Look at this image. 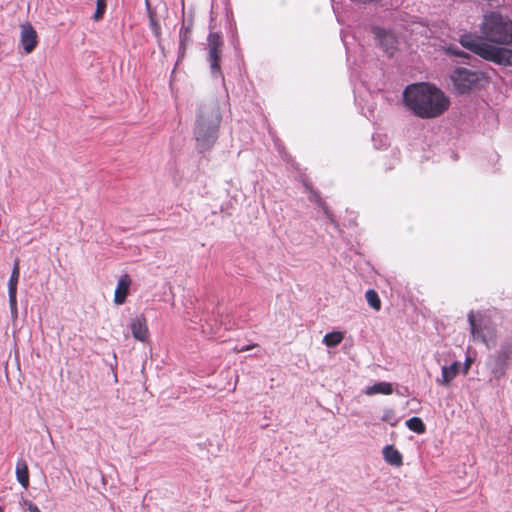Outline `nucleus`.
Wrapping results in <instances>:
<instances>
[{
	"label": "nucleus",
	"mask_w": 512,
	"mask_h": 512,
	"mask_svg": "<svg viewBox=\"0 0 512 512\" xmlns=\"http://www.w3.org/2000/svg\"><path fill=\"white\" fill-rule=\"evenodd\" d=\"M480 31L482 36L472 33L461 35L459 40L461 46L484 60L498 65L512 66V49L488 43L512 44V20L499 12H488L483 16Z\"/></svg>",
	"instance_id": "nucleus-1"
},
{
	"label": "nucleus",
	"mask_w": 512,
	"mask_h": 512,
	"mask_svg": "<svg viewBox=\"0 0 512 512\" xmlns=\"http://www.w3.org/2000/svg\"><path fill=\"white\" fill-rule=\"evenodd\" d=\"M403 103L413 115L421 119L439 117L450 105L444 92L426 82L408 85L403 91Z\"/></svg>",
	"instance_id": "nucleus-2"
},
{
	"label": "nucleus",
	"mask_w": 512,
	"mask_h": 512,
	"mask_svg": "<svg viewBox=\"0 0 512 512\" xmlns=\"http://www.w3.org/2000/svg\"><path fill=\"white\" fill-rule=\"evenodd\" d=\"M222 115L219 103L215 99L198 105L194 126V138L199 152L203 153L213 147L218 139Z\"/></svg>",
	"instance_id": "nucleus-3"
},
{
	"label": "nucleus",
	"mask_w": 512,
	"mask_h": 512,
	"mask_svg": "<svg viewBox=\"0 0 512 512\" xmlns=\"http://www.w3.org/2000/svg\"><path fill=\"white\" fill-rule=\"evenodd\" d=\"M451 80L458 93L469 92L480 80V74L467 68H457L451 75Z\"/></svg>",
	"instance_id": "nucleus-4"
},
{
	"label": "nucleus",
	"mask_w": 512,
	"mask_h": 512,
	"mask_svg": "<svg viewBox=\"0 0 512 512\" xmlns=\"http://www.w3.org/2000/svg\"><path fill=\"white\" fill-rule=\"evenodd\" d=\"M223 41L220 34L213 32L208 35V62L214 77L221 76L220 59Z\"/></svg>",
	"instance_id": "nucleus-5"
},
{
	"label": "nucleus",
	"mask_w": 512,
	"mask_h": 512,
	"mask_svg": "<svg viewBox=\"0 0 512 512\" xmlns=\"http://www.w3.org/2000/svg\"><path fill=\"white\" fill-rule=\"evenodd\" d=\"M371 31L384 53L389 57H392L397 50L398 45V40L395 34L391 30L379 26H373Z\"/></svg>",
	"instance_id": "nucleus-6"
},
{
	"label": "nucleus",
	"mask_w": 512,
	"mask_h": 512,
	"mask_svg": "<svg viewBox=\"0 0 512 512\" xmlns=\"http://www.w3.org/2000/svg\"><path fill=\"white\" fill-rule=\"evenodd\" d=\"M20 275L19 268V260L16 259L14 261L13 269L10 275V279L8 282V298H9V306L11 317L13 320H16L18 317V308H17V284Z\"/></svg>",
	"instance_id": "nucleus-7"
},
{
	"label": "nucleus",
	"mask_w": 512,
	"mask_h": 512,
	"mask_svg": "<svg viewBox=\"0 0 512 512\" xmlns=\"http://www.w3.org/2000/svg\"><path fill=\"white\" fill-rule=\"evenodd\" d=\"M19 43L26 54L34 51L38 44V35L31 23L25 22L20 25Z\"/></svg>",
	"instance_id": "nucleus-8"
},
{
	"label": "nucleus",
	"mask_w": 512,
	"mask_h": 512,
	"mask_svg": "<svg viewBox=\"0 0 512 512\" xmlns=\"http://www.w3.org/2000/svg\"><path fill=\"white\" fill-rule=\"evenodd\" d=\"M130 329L133 337L140 341L146 342L149 337L146 319L143 315H137L131 320Z\"/></svg>",
	"instance_id": "nucleus-9"
},
{
	"label": "nucleus",
	"mask_w": 512,
	"mask_h": 512,
	"mask_svg": "<svg viewBox=\"0 0 512 512\" xmlns=\"http://www.w3.org/2000/svg\"><path fill=\"white\" fill-rule=\"evenodd\" d=\"M131 283V278L127 273L122 274L119 277L114 293V303L116 305H122L125 303L127 295L129 294Z\"/></svg>",
	"instance_id": "nucleus-10"
},
{
	"label": "nucleus",
	"mask_w": 512,
	"mask_h": 512,
	"mask_svg": "<svg viewBox=\"0 0 512 512\" xmlns=\"http://www.w3.org/2000/svg\"><path fill=\"white\" fill-rule=\"evenodd\" d=\"M468 322L470 325V332L474 340H479L484 343L487 347H489V343L485 334V330L488 328L486 326H482L476 320L475 314L473 311L468 313Z\"/></svg>",
	"instance_id": "nucleus-11"
},
{
	"label": "nucleus",
	"mask_w": 512,
	"mask_h": 512,
	"mask_svg": "<svg viewBox=\"0 0 512 512\" xmlns=\"http://www.w3.org/2000/svg\"><path fill=\"white\" fill-rule=\"evenodd\" d=\"M305 188H306V191L309 193V197H308L309 200L316 202L322 208L325 216L330 221V223L334 226V228L337 230H340L338 222L335 220L333 214L330 212L326 203L321 199L320 195L306 183H305Z\"/></svg>",
	"instance_id": "nucleus-12"
},
{
	"label": "nucleus",
	"mask_w": 512,
	"mask_h": 512,
	"mask_svg": "<svg viewBox=\"0 0 512 512\" xmlns=\"http://www.w3.org/2000/svg\"><path fill=\"white\" fill-rule=\"evenodd\" d=\"M460 368V363L455 361L450 366H443L441 371V378L436 381L438 384L448 386L450 382L457 376Z\"/></svg>",
	"instance_id": "nucleus-13"
},
{
	"label": "nucleus",
	"mask_w": 512,
	"mask_h": 512,
	"mask_svg": "<svg viewBox=\"0 0 512 512\" xmlns=\"http://www.w3.org/2000/svg\"><path fill=\"white\" fill-rule=\"evenodd\" d=\"M383 458L388 464L395 467H399L403 463L401 453L393 445H387L383 448Z\"/></svg>",
	"instance_id": "nucleus-14"
},
{
	"label": "nucleus",
	"mask_w": 512,
	"mask_h": 512,
	"mask_svg": "<svg viewBox=\"0 0 512 512\" xmlns=\"http://www.w3.org/2000/svg\"><path fill=\"white\" fill-rule=\"evenodd\" d=\"M191 40V24L182 23V26L179 31V57H183L186 45Z\"/></svg>",
	"instance_id": "nucleus-15"
},
{
	"label": "nucleus",
	"mask_w": 512,
	"mask_h": 512,
	"mask_svg": "<svg viewBox=\"0 0 512 512\" xmlns=\"http://www.w3.org/2000/svg\"><path fill=\"white\" fill-rule=\"evenodd\" d=\"M16 477L22 487L29 486V471L28 466L24 460H19L16 465Z\"/></svg>",
	"instance_id": "nucleus-16"
},
{
	"label": "nucleus",
	"mask_w": 512,
	"mask_h": 512,
	"mask_svg": "<svg viewBox=\"0 0 512 512\" xmlns=\"http://www.w3.org/2000/svg\"><path fill=\"white\" fill-rule=\"evenodd\" d=\"M393 392L392 384L388 382H377L365 390L366 395L384 394L389 395Z\"/></svg>",
	"instance_id": "nucleus-17"
},
{
	"label": "nucleus",
	"mask_w": 512,
	"mask_h": 512,
	"mask_svg": "<svg viewBox=\"0 0 512 512\" xmlns=\"http://www.w3.org/2000/svg\"><path fill=\"white\" fill-rule=\"evenodd\" d=\"M343 338H344V336L341 332L333 331V332L327 333L324 336L323 343L327 347H335L342 342Z\"/></svg>",
	"instance_id": "nucleus-18"
},
{
	"label": "nucleus",
	"mask_w": 512,
	"mask_h": 512,
	"mask_svg": "<svg viewBox=\"0 0 512 512\" xmlns=\"http://www.w3.org/2000/svg\"><path fill=\"white\" fill-rule=\"evenodd\" d=\"M406 426L413 432L422 434L425 432L426 427L419 417H412L406 421Z\"/></svg>",
	"instance_id": "nucleus-19"
},
{
	"label": "nucleus",
	"mask_w": 512,
	"mask_h": 512,
	"mask_svg": "<svg viewBox=\"0 0 512 512\" xmlns=\"http://www.w3.org/2000/svg\"><path fill=\"white\" fill-rule=\"evenodd\" d=\"M367 303L375 310H380L381 308V300L377 294V292L373 289H369L365 294Z\"/></svg>",
	"instance_id": "nucleus-20"
},
{
	"label": "nucleus",
	"mask_w": 512,
	"mask_h": 512,
	"mask_svg": "<svg viewBox=\"0 0 512 512\" xmlns=\"http://www.w3.org/2000/svg\"><path fill=\"white\" fill-rule=\"evenodd\" d=\"M445 51L448 55L459 57L462 59H469L470 55L466 52L462 51L459 47L455 45H449L445 48Z\"/></svg>",
	"instance_id": "nucleus-21"
},
{
	"label": "nucleus",
	"mask_w": 512,
	"mask_h": 512,
	"mask_svg": "<svg viewBox=\"0 0 512 512\" xmlns=\"http://www.w3.org/2000/svg\"><path fill=\"white\" fill-rule=\"evenodd\" d=\"M106 5H107L106 4V0H97V2H96V11H95V13L93 15V19L95 21H98V20H100L103 17V15L105 13V10H106Z\"/></svg>",
	"instance_id": "nucleus-22"
},
{
	"label": "nucleus",
	"mask_w": 512,
	"mask_h": 512,
	"mask_svg": "<svg viewBox=\"0 0 512 512\" xmlns=\"http://www.w3.org/2000/svg\"><path fill=\"white\" fill-rule=\"evenodd\" d=\"M149 26H150V29L152 30L154 36L157 39H159L161 37V27H160V24L158 23L157 19L149 20Z\"/></svg>",
	"instance_id": "nucleus-23"
},
{
	"label": "nucleus",
	"mask_w": 512,
	"mask_h": 512,
	"mask_svg": "<svg viewBox=\"0 0 512 512\" xmlns=\"http://www.w3.org/2000/svg\"><path fill=\"white\" fill-rule=\"evenodd\" d=\"M145 5L149 20L156 19V12L151 8L149 0H145Z\"/></svg>",
	"instance_id": "nucleus-24"
},
{
	"label": "nucleus",
	"mask_w": 512,
	"mask_h": 512,
	"mask_svg": "<svg viewBox=\"0 0 512 512\" xmlns=\"http://www.w3.org/2000/svg\"><path fill=\"white\" fill-rule=\"evenodd\" d=\"M23 503H24V505L27 507V509L30 512H41L40 509L35 504H33L32 502H29L27 500H23Z\"/></svg>",
	"instance_id": "nucleus-25"
},
{
	"label": "nucleus",
	"mask_w": 512,
	"mask_h": 512,
	"mask_svg": "<svg viewBox=\"0 0 512 512\" xmlns=\"http://www.w3.org/2000/svg\"><path fill=\"white\" fill-rule=\"evenodd\" d=\"M392 415H393V412L391 410L386 411L384 416H383V418H382V420L388 421Z\"/></svg>",
	"instance_id": "nucleus-26"
},
{
	"label": "nucleus",
	"mask_w": 512,
	"mask_h": 512,
	"mask_svg": "<svg viewBox=\"0 0 512 512\" xmlns=\"http://www.w3.org/2000/svg\"><path fill=\"white\" fill-rule=\"evenodd\" d=\"M470 363H471V360L469 358H467L466 362H465V368H464V373L465 374L468 372V369L470 367Z\"/></svg>",
	"instance_id": "nucleus-27"
},
{
	"label": "nucleus",
	"mask_w": 512,
	"mask_h": 512,
	"mask_svg": "<svg viewBox=\"0 0 512 512\" xmlns=\"http://www.w3.org/2000/svg\"><path fill=\"white\" fill-rule=\"evenodd\" d=\"M254 345H247V346H243L242 348H240L238 351L240 352H243V351H248L250 350Z\"/></svg>",
	"instance_id": "nucleus-28"
},
{
	"label": "nucleus",
	"mask_w": 512,
	"mask_h": 512,
	"mask_svg": "<svg viewBox=\"0 0 512 512\" xmlns=\"http://www.w3.org/2000/svg\"><path fill=\"white\" fill-rule=\"evenodd\" d=\"M0 512H3V508L0 506Z\"/></svg>",
	"instance_id": "nucleus-29"
}]
</instances>
